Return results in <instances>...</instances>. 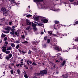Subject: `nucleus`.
Returning <instances> with one entry per match:
<instances>
[{
	"mask_svg": "<svg viewBox=\"0 0 78 78\" xmlns=\"http://www.w3.org/2000/svg\"><path fill=\"white\" fill-rule=\"evenodd\" d=\"M12 57V54L10 53L8 55V56H7L5 57V59H6L8 61H9V59H10Z\"/></svg>",
	"mask_w": 78,
	"mask_h": 78,
	"instance_id": "nucleus-1",
	"label": "nucleus"
},
{
	"mask_svg": "<svg viewBox=\"0 0 78 78\" xmlns=\"http://www.w3.org/2000/svg\"><path fill=\"white\" fill-rule=\"evenodd\" d=\"M41 76L44 75V74H47V70H44L43 71H41Z\"/></svg>",
	"mask_w": 78,
	"mask_h": 78,
	"instance_id": "nucleus-2",
	"label": "nucleus"
},
{
	"mask_svg": "<svg viewBox=\"0 0 78 78\" xmlns=\"http://www.w3.org/2000/svg\"><path fill=\"white\" fill-rule=\"evenodd\" d=\"M2 48H3L2 50V52H4V53L6 52L7 50V49H6V47L3 46Z\"/></svg>",
	"mask_w": 78,
	"mask_h": 78,
	"instance_id": "nucleus-3",
	"label": "nucleus"
},
{
	"mask_svg": "<svg viewBox=\"0 0 78 78\" xmlns=\"http://www.w3.org/2000/svg\"><path fill=\"white\" fill-rule=\"evenodd\" d=\"M27 23V25H31V22H30V21L26 19Z\"/></svg>",
	"mask_w": 78,
	"mask_h": 78,
	"instance_id": "nucleus-4",
	"label": "nucleus"
},
{
	"mask_svg": "<svg viewBox=\"0 0 78 78\" xmlns=\"http://www.w3.org/2000/svg\"><path fill=\"white\" fill-rule=\"evenodd\" d=\"M5 30L7 31H10L11 30V28L10 27L7 26L6 28H5Z\"/></svg>",
	"mask_w": 78,
	"mask_h": 78,
	"instance_id": "nucleus-5",
	"label": "nucleus"
},
{
	"mask_svg": "<svg viewBox=\"0 0 78 78\" xmlns=\"http://www.w3.org/2000/svg\"><path fill=\"white\" fill-rule=\"evenodd\" d=\"M41 21L42 22H43L44 23H47V22H48V20L46 19H45L44 20H41Z\"/></svg>",
	"mask_w": 78,
	"mask_h": 78,
	"instance_id": "nucleus-6",
	"label": "nucleus"
},
{
	"mask_svg": "<svg viewBox=\"0 0 78 78\" xmlns=\"http://www.w3.org/2000/svg\"><path fill=\"white\" fill-rule=\"evenodd\" d=\"M55 50H57L58 51H61V49L59 48V47L58 46H56L55 48Z\"/></svg>",
	"mask_w": 78,
	"mask_h": 78,
	"instance_id": "nucleus-7",
	"label": "nucleus"
},
{
	"mask_svg": "<svg viewBox=\"0 0 78 78\" xmlns=\"http://www.w3.org/2000/svg\"><path fill=\"white\" fill-rule=\"evenodd\" d=\"M41 73H34V75L35 76H39V75H41Z\"/></svg>",
	"mask_w": 78,
	"mask_h": 78,
	"instance_id": "nucleus-8",
	"label": "nucleus"
},
{
	"mask_svg": "<svg viewBox=\"0 0 78 78\" xmlns=\"http://www.w3.org/2000/svg\"><path fill=\"white\" fill-rule=\"evenodd\" d=\"M23 65V64H18L16 65V67H19V66H20V67H22Z\"/></svg>",
	"mask_w": 78,
	"mask_h": 78,
	"instance_id": "nucleus-9",
	"label": "nucleus"
},
{
	"mask_svg": "<svg viewBox=\"0 0 78 78\" xmlns=\"http://www.w3.org/2000/svg\"><path fill=\"white\" fill-rule=\"evenodd\" d=\"M32 26L34 27H36L37 26V24L33 23V22L32 23Z\"/></svg>",
	"mask_w": 78,
	"mask_h": 78,
	"instance_id": "nucleus-10",
	"label": "nucleus"
},
{
	"mask_svg": "<svg viewBox=\"0 0 78 78\" xmlns=\"http://www.w3.org/2000/svg\"><path fill=\"white\" fill-rule=\"evenodd\" d=\"M1 11H3V12H5L6 11V9L4 8H2L1 9Z\"/></svg>",
	"mask_w": 78,
	"mask_h": 78,
	"instance_id": "nucleus-11",
	"label": "nucleus"
},
{
	"mask_svg": "<svg viewBox=\"0 0 78 78\" xmlns=\"http://www.w3.org/2000/svg\"><path fill=\"white\" fill-rule=\"evenodd\" d=\"M11 45L12 47H15V44H14V43H12L11 44Z\"/></svg>",
	"mask_w": 78,
	"mask_h": 78,
	"instance_id": "nucleus-12",
	"label": "nucleus"
},
{
	"mask_svg": "<svg viewBox=\"0 0 78 78\" xmlns=\"http://www.w3.org/2000/svg\"><path fill=\"white\" fill-rule=\"evenodd\" d=\"M8 50H12V47H9L7 48Z\"/></svg>",
	"mask_w": 78,
	"mask_h": 78,
	"instance_id": "nucleus-13",
	"label": "nucleus"
},
{
	"mask_svg": "<svg viewBox=\"0 0 78 78\" xmlns=\"http://www.w3.org/2000/svg\"><path fill=\"white\" fill-rule=\"evenodd\" d=\"M65 64H66V61H64L61 64L62 66H64Z\"/></svg>",
	"mask_w": 78,
	"mask_h": 78,
	"instance_id": "nucleus-14",
	"label": "nucleus"
},
{
	"mask_svg": "<svg viewBox=\"0 0 78 78\" xmlns=\"http://www.w3.org/2000/svg\"><path fill=\"white\" fill-rule=\"evenodd\" d=\"M20 46V44H18L16 46V49H18Z\"/></svg>",
	"mask_w": 78,
	"mask_h": 78,
	"instance_id": "nucleus-15",
	"label": "nucleus"
},
{
	"mask_svg": "<svg viewBox=\"0 0 78 78\" xmlns=\"http://www.w3.org/2000/svg\"><path fill=\"white\" fill-rule=\"evenodd\" d=\"M48 33H50V36H51V34H52V33H53L52 31H48Z\"/></svg>",
	"mask_w": 78,
	"mask_h": 78,
	"instance_id": "nucleus-16",
	"label": "nucleus"
},
{
	"mask_svg": "<svg viewBox=\"0 0 78 78\" xmlns=\"http://www.w3.org/2000/svg\"><path fill=\"white\" fill-rule=\"evenodd\" d=\"M5 53L6 54H8L10 53V51H6Z\"/></svg>",
	"mask_w": 78,
	"mask_h": 78,
	"instance_id": "nucleus-17",
	"label": "nucleus"
},
{
	"mask_svg": "<svg viewBox=\"0 0 78 78\" xmlns=\"http://www.w3.org/2000/svg\"><path fill=\"white\" fill-rule=\"evenodd\" d=\"M6 36V35H5L2 33V34L1 35V37H5Z\"/></svg>",
	"mask_w": 78,
	"mask_h": 78,
	"instance_id": "nucleus-18",
	"label": "nucleus"
},
{
	"mask_svg": "<svg viewBox=\"0 0 78 78\" xmlns=\"http://www.w3.org/2000/svg\"><path fill=\"white\" fill-rule=\"evenodd\" d=\"M16 30V29L15 28H13L12 29H11V31L12 32H14V31Z\"/></svg>",
	"mask_w": 78,
	"mask_h": 78,
	"instance_id": "nucleus-19",
	"label": "nucleus"
},
{
	"mask_svg": "<svg viewBox=\"0 0 78 78\" xmlns=\"http://www.w3.org/2000/svg\"><path fill=\"white\" fill-rule=\"evenodd\" d=\"M32 65L33 66H36L37 65V64L36 63L34 62H33L32 63Z\"/></svg>",
	"mask_w": 78,
	"mask_h": 78,
	"instance_id": "nucleus-20",
	"label": "nucleus"
},
{
	"mask_svg": "<svg viewBox=\"0 0 78 78\" xmlns=\"http://www.w3.org/2000/svg\"><path fill=\"white\" fill-rule=\"evenodd\" d=\"M32 16L31 15H27L26 16L27 17H30Z\"/></svg>",
	"mask_w": 78,
	"mask_h": 78,
	"instance_id": "nucleus-21",
	"label": "nucleus"
},
{
	"mask_svg": "<svg viewBox=\"0 0 78 78\" xmlns=\"http://www.w3.org/2000/svg\"><path fill=\"white\" fill-rule=\"evenodd\" d=\"M37 25L38 26H42V25H43V24H42V23H39V24H38Z\"/></svg>",
	"mask_w": 78,
	"mask_h": 78,
	"instance_id": "nucleus-22",
	"label": "nucleus"
},
{
	"mask_svg": "<svg viewBox=\"0 0 78 78\" xmlns=\"http://www.w3.org/2000/svg\"><path fill=\"white\" fill-rule=\"evenodd\" d=\"M24 76L25 78H28V75H27V74H26L24 75Z\"/></svg>",
	"mask_w": 78,
	"mask_h": 78,
	"instance_id": "nucleus-23",
	"label": "nucleus"
},
{
	"mask_svg": "<svg viewBox=\"0 0 78 78\" xmlns=\"http://www.w3.org/2000/svg\"><path fill=\"white\" fill-rule=\"evenodd\" d=\"M26 30H30V27H27V28H26Z\"/></svg>",
	"mask_w": 78,
	"mask_h": 78,
	"instance_id": "nucleus-24",
	"label": "nucleus"
},
{
	"mask_svg": "<svg viewBox=\"0 0 78 78\" xmlns=\"http://www.w3.org/2000/svg\"><path fill=\"white\" fill-rule=\"evenodd\" d=\"M17 72L18 74H20V71L19 69H18L17 70Z\"/></svg>",
	"mask_w": 78,
	"mask_h": 78,
	"instance_id": "nucleus-25",
	"label": "nucleus"
},
{
	"mask_svg": "<svg viewBox=\"0 0 78 78\" xmlns=\"http://www.w3.org/2000/svg\"><path fill=\"white\" fill-rule=\"evenodd\" d=\"M20 42V41H16V44H19Z\"/></svg>",
	"mask_w": 78,
	"mask_h": 78,
	"instance_id": "nucleus-26",
	"label": "nucleus"
},
{
	"mask_svg": "<svg viewBox=\"0 0 78 78\" xmlns=\"http://www.w3.org/2000/svg\"><path fill=\"white\" fill-rule=\"evenodd\" d=\"M32 52V51H30V50H29V51L28 52V54H31V53Z\"/></svg>",
	"mask_w": 78,
	"mask_h": 78,
	"instance_id": "nucleus-27",
	"label": "nucleus"
},
{
	"mask_svg": "<svg viewBox=\"0 0 78 78\" xmlns=\"http://www.w3.org/2000/svg\"><path fill=\"white\" fill-rule=\"evenodd\" d=\"M48 43H50V39H48L47 40Z\"/></svg>",
	"mask_w": 78,
	"mask_h": 78,
	"instance_id": "nucleus-28",
	"label": "nucleus"
},
{
	"mask_svg": "<svg viewBox=\"0 0 78 78\" xmlns=\"http://www.w3.org/2000/svg\"><path fill=\"white\" fill-rule=\"evenodd\" d=\"M3 21H4V20H3V19H0V23H2L1 22H3Z\"/></svg>",
	"mask_w": 78,
	"mask_h": 78,
	"instance_id": "nucleus-29",
	"label": "nucleus"
},
{
	"mask_svg": "<svg viewBox=\"0 0 78 78\" xmlns=\"http://www.w3.org/2000/svg\"><path fill=\"white\" fill-rule=\"evenodd\" d=\"M27 51L24 52L23 51H22V53H23V54H25V53H27Z\"/></svg>",
	"mask_w": 78,
	"mask_h": 78,
	"instance_id": "nucleus-30",
	"label": "nucleus"
},
{
	"mask_svg": "<svg viewBox=\"0 0 78 78\" xmlns=\"http://www.w3.org/2000/svg\"><path fill=\"white\" fill-rule=\"evenodd\" d=\"M47 39V37H45L44 38V40H45V41H46Z\"/></svg>",
	"mask_w": 78,
	"mask_h": 78,
	"instance_id": "nucleus-31",
	"label": "nucleus"
},
{
	"mask_svg": "<svg viewBox=\"0 0 78 78\" xmlns=\"http://www.w3.org/2000/svg\"><path fill=\"white\" fill-rule=\"evenodd\" d=\"M10 34L12 35H14V32H10Z\"/></svg>",
	"mask_w": 78,
	"mask_h": 78,
	"instance_id": "nucleus-32",
	"label": "nucleus"
},
{
	"mask_svg": "<svg viewBox=\"0 0 78 78\" xmlns=\"http://www.w3.org/2000/svg\"><path fill=\"white\" fill-rule=\"evenodd\" d=\"M4 40L5 41H7V37H5L4 38Z\"/></svg>",
	"mask_w": 78,
	"mask_h": 78,
	"instance_id": "nucleus-33",
	"label": "nucleus"
},
{
	"mask_svg": "<svg viewBox=\"0 0 78 78\" xmlns=\"http://www.w3.org/2000/svg\"><path fill=\"white\" fill-rule=\"evenodd\" d=\"M55 66H56V65H55V64H53V67L54 69H55V68H56Z\"/></svg>",
	"mask_w": 78,
	"mask_h": 78,
	"instance_id": "nucleus-34",
	"label": "nucleus"
},
{
	"mask_svg": "<svg viewBox=\"0 0 78 78\" xmlns=\"http://www.w3.org/2000/svg\"><path fill=\"white\" fill-rule=\"evenodd\" d=\"M36 20H37L39 19V17H37L35 18Z\"/></svg>",
	"mask_w": 78,
	"mask_h": 78,
	"instance_id": "nucleus-35",
	"label": "nucleus"
},
{
	"mask_svg": "<svg viewBox=\"0 0 78 78\" xmlns=\"http://www.w3.org/2000/svg\"><path fill=\"white\" fill-rule=\"evenodd\" d=\"M22 39H25V35H23L22 36Z\"/></svg>",
	"mask_w": 78,
	"mask_h": 78,
	"instance_id": "nucleus-36",
	"label": "nucleus"
},
{
	"mask_svg": "<svg viewBox=\"0 0 78 78\" xmlns=\"http://www.w3.org/2000/svg\"><path fill=\"white\" fill-rule=\"evenodd\" d=\"M34 30H35V31H37V28L35 27L34 28Z\"/></svg>",
	"mask_w": 78,
	"mask_h": 78,
	"instance_id": "nucleus-37",
	"label": "nucleus"
},
{
	"mask_svg": "<svg viewBox=\"0 0 78 78\" xmlns=\"http://www.w3.org/2000/svg\"><path fill=\"white\" fill-rule=\"evenodd\" d=\"M3 14L5 16H6L8 15V14L5 13H3Z\"/></svg>",
	"mask_w": 78,
	"mask_h": 78,
	"instance_id": "nucleus-38",
	"label": "nucleus"
},
{
	"mask_svg": "<svg viewBox=\"0 0 78 78\" xmlns=\"http://www.w3.org/2000/svg\"><path fill=\"white\" fill-rule=\"evenodd\" d=\"M69 2H71V3H73V1H74V0H69Z\"/></svg>",
	"mask_w": 78,
	"mask_h": 78,
	"instance_id": "nucleus-39",
	"label": "nucleus"
},
{
	"mask_svg": "<svg viewBox=\"0 0 78 78\" xmlns=\"http://www.w3.org/2000/svg\"><path fill=\"white\" fill-rule=\"evenodd\" d=\"M55 23H59V22L58 21H55Z\"/></svg>",
	"mask_w": 78,
	"mask_h": 78,
	"instance_id": "nucleus-40",
	"label": "nucleus"
},
{
	"mask_svg": "<svg viewBox=\"0 0 78 78\" xmlns=\"http://www.w3.org/2000/svg\"><path fill=\"white\" fill-rule=\"evenodd\" d=\"M32 49L33 50H36L37 49V48H33Z\"/></svg>",
	"mask_w": 78,
	"mask_h": 78,
	"instance_id": "nucleus-41",
	"label": "nucleus"
},
{
	"mask_svg": "<svg viewBox=\"0 0 78 78\" xmlns=\"http://www.w3.org/2000/svg\"><path fill=\"white\" fill-rule=\"evenodd\" d=\"M9 25H12V22L10 21L9 22Z\"/></svg>",
	"mask_w": 78,
	"mask_h": 78,
	"instance_id": "nucleus-42",
	"label": "nucleus"
},
{
	"mask_svg": "<svg viewBox=\"0 0 78 78\" xmlns=\"http://www.w3.org/2000/svg\"><path fill=\"white\" fill-rule=\"evenodd\" d=\"M15 0H10L11 2H13V3H14V1Z\"/></svg>",
	"mask_w": 78,
	"mask_h": 78,
	"instance_id": "nucleus-43",
	"label": "nucleus"
},
{
	"mask_svg": "<svg viewBox=\"0 0 78 78\" xmlns=\"http://www.w3.org/2000/svg\"><path fill=\"white\" fill-rule=\"evenodd\" d=\"M11 72L12 74H13V70H11Z\"/></svg>",
	"mask_w": 78,
	"mask_h": 78,
	"instance_id": "nucleus-44",
	"label": "nucleus"
},
{
	"mask_svg": "<svg viewBox=\"0 0 78 78\" xmlns=\"http://www.w3.org/2000/svg\"><path fill=\"white\" fill-rule=\"evenodd\" d=\"M15 34L16 35H17V34H17V32L16 31L15 32Z\"/></svg>",
	"mask_w": 78,
	"mask_h": 78,
	"instance_id": "nucleus-45",
	"label": "nucleus"
},
{
	"mask_svg": "<svg viewBox=\"0 0 78 78\" xmlns=\"http://www.w3.org/2000/svg\"><path fill=\"white\" fill-rule=\"evenodd\" d=\"M62 76L64 78H67V76L66 77L65 76L63 75Z\"/></svg>",
	"mask_w": 78,
	"mask_h": 78,
	"instance_id": "nucleus-46",
	"label": "nucleus"
},
{
	"mask_svg": "<svg viewBox=\"0 0 78 78\" xmlns=\"http://www.w3.org/2000/svg\"><path fill=\"white\" fill-rule=\"evenodd\" d=\"M28 42L27 41H25V44H28Z\"/></svg>",
	"mask_w": 78,
	"mask_h": 78,
	"instance_id": "nucleus-47",
	"label": "nucleus"
},
{
	"mask_svg": "<svg viewBox=\"0 0 78 78\" xmlns=\"http://www.w3.org/2000/svg\"><path fill=\"white\" fill-rule=\"evenodd\" d=\"M5 44H6V45L8 44V41H5Z\"/></svg>",
	"mask_w": 78,
	"mask_h": 78,
	"instance_id": "nucleus-48",
	"label": "nucleus"
},
{
	"mask_svg": "<svg viewBox=\"0 0 78 78\" xmlns=\"http://www.w3.org/2000/svg\"><path fill=\"white\" fill-rule=\"evenodd\" d=\"M57 55L58 56H59V55H61V54L58 53L57 54Z\"/></svg>",
	"mask_w": 78,
	"mask_h": 78,
	"instance_id": "nucleus-49",
	"label": "nucleus"
},
{
	"mask_svg": "<svg viewBox=\"0 0 78 78\" xmlns=\"http://www.w3.org/2000/svg\"><path fill=\"white\" fill-rule=\"evenodd\" d=\"M19 51L20 53H22V51H21L20 50H19Z\"/></svg>",
	"mask_w": 78,
	"mask_h": 78,
	"instance_id": "nucleus-50",
	"label": "nucleus"
},
{
	"mask_svg": "<svg viewBox=\"0 0 78 78\" xmlns=\"http://www.w3.org/2000/svg\"><path fill=\"white\" fill-rule=\"evenodd\" d=\"M23 73L24 75L27 74H26V72L25 71H24Z\"/></svg>",
	"mask_w": 78,
	"mask_h": 78,
	"instance_id": "nucleus-51",
	"label": "nucleus"
},
{
	"mask_svg": "<svg viewBox=\"0 0 78 78\" xmlns=\"http://www.w3.org/2000/svg\"><path fill=\"white\" fill-rule=\"evenodd\" d=\"M75 23L76 24H78V21H76L75 22Z\"/></svg>",
	"mask_w": 78,
	"mask_h": 78,
	"instance_id": "nucleus-52",
	"label": "nucleus"
},
{
	"mask_svg": "<svg viewBox=\"0 0 78 78\" xmlns=\"http://www.w3.org/2000/svg\"><path fill=\"white\" fill-rule=\"evenodd\" d=\"M29 62L30 64H32V62L31 61H29Z\"/></svg>",
	"mask_w": 78,
	"mask_h": 78,
	"instance_id": "nucleus-53",
	"label": "nucleus"
},
{
	"mask_svg": "<svg viewBox=\"0 0 78 78\" xmlns=\"http://www.w3.org/2000/svg\"><path fill=\"white\" fill-rule=\"evenodd\" d=\"M43 46L44 47H46V44H44V45H43Z\"/></svg>",
	"mask_w": 78,
	"mask_h": 78,
	"instance_id": "nucleus-54",
	"label": "nucleus"
},
{
	"mask_svg": "<svg viewBox=\"0 0 78 78\" xmlns=\"http://www.w3.org/2000/svg\"><path fill=\"white\" fill-rule=\"evenodd\" d=\"M2 32H3L4 33H6V31L4 30H2Z\"/></svg>",
	"mask_w": 78,
	"mask_h": 78,
	"instance_id": "nucleus-55",
	"label": "nucleus"
},
{
	"mask_svg": "<svg viewBox=\"0 0 78 78\" xmlns=\"http://www.w3.org/2000/svg\"><path fill=\"white\" fill-rule=\"evenodd\" d=\"M6 34L9 33V31H6Z\"/></svg>",
	"mask_w": 78,
	"mask_h": 78,
	"instance_id": "nucleus-56",
	"label": "nucleus"
},
{
	"mask_svg": "<svg viewBox=\"0 0 78 78\" xmlns=\"http://www.w3.org/2000/svg\"><path fill=\"white\" fill-rule=\"evenodd\" d=\"M20 63H21V64H23V62H20Z\"/></svg>",
	"mask_w": 78,
	"mask_h": 78,
	"instance_id": "nucleus-57",
	"label": "nucleus"
},
{
	"mask_svg": "<svg viewBox=\"0 0 78 78\" xmlns=\"http://www.w3.org/2000/svg\"><path fill=\"white\" fill-rule=\"evenodd\" d=\"M44 34V32H41V34Z\"/></svg>",
	"mask_w": 78,
	"mask_h": 78,
	"instance_id": "nucleus-58",
	"label": "nucleus"
},
{
	"mask_svg": "<svg viewBox=\"0 0 78 78\" xmlns=\"http://www.w3.org/2000/svg\"><path fill=\"white\" fill-rule=\"evenodd\" d=\"M11 66H14V64L13 63H12L11 64Z\"/></svg>",
	"mask_w": 78,
	"mask_h": 78,
	"instance_id": "nucleus-59",
	"label": "nucleus"
},
{
	"mask_svg": "<svg viewBox=\"0 0 78 78\" xmlns=\"http://www.w3.org/2000/svg\"><path fill=\"white\" fill-rule=\"evenodd\" d=\"M22 43H23V44H25V41H24L22 42Z\"/></svg>",
	"mask_w": 78,
	"mask_h": 78,
	"instance_id": "nucleus-60",
	"label": "nucleus"
},
{
	"mask_svg": "<svg viewBox=\"0 0 78 78\" xmlns=\"http://www.w3.org/2000/svg\"><path fill=\"white\" fill-rule=\"evenodd\" d=\"M34 23H37L38 24V23H37V22H36V21H34Z\"/></svg>",
	"mask_w": 78,
	"mask_h": 78,
	"instance_id": "nucleus-61",
	"label": "nucleus"
},
{
	"mask_svg": "<svg viewBox=\"0 0 78 78\" xmlns=\"http://www.w3.org/2000/svg\"><path fill=\"white\" fill-rule=\"evenodd\" d=\"M4 13H5V14H8V12L6 11L5 12H4Z\"/></svg>",
	"mask_w": 78,
	"mask_h": 78,
	"instance_id": "nucleus-62",
	"label": "nucleus"
},
{
	"mask_svg": "<svg viewBox=\"0 0 78 78\" xmlns=\"http://www.w3.org/2000/svg\"><path fill=\"white\" fill-rule=\"evenodd\" d=\"M51 36H55V35L54 34H51Z\"/></svg>",
	"mask_w": 78,
	"mask_h": 78,
	"instance_id": "nucleus-63",
	"label": "nucleus"
},
{
	"mask_svg": "<svg viewBox=\"0 0 78 78\" xmlns=\"http://www.w3.org/2000/svg\"><path fill=\"white\" fill-rule=\"evenodd\" d=\"M33 78H37V77H36V76H34L33 77Z\"/></svg>",
	"mask_w": 78,
	"mask_h": 78,
	"instance_id": "nucleus-64",
	"label": "nucleus"
}]
</instances>
